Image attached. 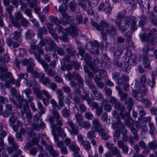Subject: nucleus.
I'll use <instances>...</instances> for the list:
<instances>
[{"label": "nucleus", "mask_w": 157, "mask_h": 157, "mask_svg": "<svg viewBox=\"0 0 157 157\" xmlns=\"http://www.w3.org/2000/svg\"><path fill=\"white\" fill-rule=\"evenodd\" d=\"M149 33L151 36V40L148 44L144 47L143 51L147 55L152 56L153 54L150 52H153V50L154 49L157 43V31L154 28L151 30Z\"/></svg>", "instance_id": "1"}, {"label": "nucleus", "mask_w": 157, "mask_h": 157, "mask_svg": "<svg viewBox=\"0 0 157 157\" xmlns=\"http://www.w3.org/2000/svg\"><path fill=\"white\" fill-rule=\"evenodd\" d=\"M137 21V18L133 16L127 17L125 18L124 20L125 24L128 26H131V32L128 31L124 34V36L127 40H131V33L137 29L136 23Z\"/></svg>", "instance_id": "2"}, {"label": "nucleus", "mask_w": 157, "mask_h": 157, "mask_svg": "<svg viewBox=\"0 0 157 157\" xmlns=\"http://www.w3.org/2000/svg\"><path fill=\"white\" fill-rule=\"evenodd\" d=\"M75 117L76 121L75 125L74 123H73L72 121L69 119L67 120V123L72 130L71 134L76 136L78 134V125L82 121L83 117L78 112L76 113Z\"/></svg>", "instance_id": "3"}, {"label": "nucleus", "mask_w": 157, "mask_h": 157, "mask_svg": "<svg viewBox=\"0 0 157 157\" xmlns=\"http://www.w3.org/2000/svg\"><path fill=\"white\" fill-rule=\"evenodd\" d=\"M48 119L51 124V127L52 130L55 132L56 131L59 134L60 136L62 138L66 136V134L65 133L61 127V126L59 125L57 126V124H54L55 119L52 116L49 115L48 116Z\"/></svg>", "instance_id": "4"}, {"label": "nucleus", "mask_w": 157, "mask_h": 157, "mask_svg": "<svg viewBox=\"0 0 157 157\" xmlns=\"http://www.w3.org/2000/svg\"><path fill=\"white\" fill-rule=\"evenodd\" d=\"M101 25L103 28V30L105 28V32L107 34L113 36L117 33V30L113 25L108 23L104 20L101 21Z\"/></svg>", "instance_id": "5"}, {"label": "nucleus", "mask_w": 157, "mask_h": 157, "mask_svg": "<svg viewBox=\"0 0 157 157\" xmlns=\"http://www.w3.org/2000/svg\"><path fill=\"white\" fill-rule=\"evenodd\" d=\"M25 104L23 106V110H21V114L22 117H24L25 113L26 114V118L27 121L29 122L33 118L31 110L29 109L28 103L26 99H24Z\"/></svg>", "instance_id": "6"}, {"label": "nucleus", "mask_w": 157, "mask_h": 157, "mask_svg": "<svg viewBox=\"0 0 157 157\" xmlns=\"http://www.w3.org/2000/svg\"><path fill=\"white\" fill-rule=\"evenodd\" d=\"M114 107L120 111L119 114L122 118H124L125 117H128L129 115V113L128 114H127V112L125 111L126 108L124 105L120 101L114 105Z\"/></svg>", "instance_id": "7"}, {"label": "nucleus", "mask_w": 157, "mask_h": 157, "mask_svg": "<svg viewBox=\"0 0 157 157\" xmlns=\"http://www.w3.org/2000/svg\"><path fill=\"white\" fill-rule=\"evenodd\" d=\"M42 65L44 69V71L50 77L54 76L55 75L56 72L53 71L52 68L49 67V65L46 63L43 59L39 62Z\"/></svg>", "instance_id": "8"}, {"label": "nucleus", "mask_w": 157, "mask_h": 157, "mask_svg": "<svg viewBox=\"0 0 157 157\" xmlns=\"http://www.w3.org/2000/svg\"><path fill=\"white\" fill-rule=\"evenodd\" d=\"M78 5L84 11L86 12L88 15H92L94 14V12L91 7H87V4L86 2L84 1H81L79 0L78 2Z\"/></svg>", "instance_id": "9"}, {"label": "nucleus", "mask_w": 157, "mask_h": 157, "mask_svg": "<svg viewBox=\"0 0 157 157\" xmlns=\"http://www.w3.org/2000/svg\"><path fill=\"white\" fill-rule=\"evenodd\" d=\"M112 128L115 130L116 131L120 132L121 130H124L125 129L124 124L121 123V120L119 117H117V121L112 124Z\"/></svg>", "instance_id": "10"}, {"label": "nucleus", "mask_w": 157, "mask_h": 157, "mask_svg": "<svg viewBox=\"0 0 157 157\" xmlns=\"http://www.w3.org/2000/svg\"><path fill=\"white\" fill-rule=\"evenodd\" d=\"M21 22L16 20H13L12 22V25L17 28H20L21 25L24 27L28 26L29 24V22L24 17L20 21Z\"/></svg>", "instance_id": "11"}, {"label": "nucleus", "mask_w": 157, "mask_h": 157, "mask_svg": "<svg viewBox=\"0 0 157 157\" xmlns=\"http://www.w3.org/2000/svg\"><path fill=\"white\" fill-rule=\"evenodd\" d=\"M31 49H30L29 52L31 54L34 55L35 58L39 62L43 59L41 58L38 52L37 53L35 51V50H37V46L36 44H32L30 46Z\"/></svg>", "instance_id": "12"}, {"label": "nucleus", "mask_w": 157, "mask_h": 157, "mask_svg": "<svg viewBox=\"0 0 157 157\" xmlns=\"http://www.w3.org/2000/svg\"><path fill=\"white\" fill-rule=\"evenodd\" d=\"M116 88L118 92L121 102H124L128 98V94L124 92L121 88L118 86H116Z\"/></svg>", "instance_id": "13"}, {"label": "nucleus", "mask_w": 157, "mask_h": 157, "mask_svg": "<svg viewBox=\"0 0 157 157\" xmlns=\"http://www.w3.org/2000/svg\"><path fill=\"white\" fill-rule=\"evenodd\" d=\"M51 112L53 115V117L56 120L57 124L59 126L62 125V118L60 116L58 112L56 110L53 109Z\"/></svg>", "instance_id": "14"}, {"label": "nucleus", "mask_w": 157, "mask_h": 157, "mask_svg": "<svg viewBox=\"0 0 157 157\" xmlns=\"http://www.w3.org/2000/svg\"><path fill=\"white\" fill-rule=\"evenodd\" d=\"M6 78L10 80L12 84L14 83L15 79L12 77V75L11 72H8L6 73H1L0 74V79L3 81Z\"/></svg>", "instance_id": "15"}, {"label": "nucleus", "mask_w": 157, "mask_h": 157, "mask_svg": "<svg viewBox=\"0 0 157 157\" xmlns=\"http://www.w3.org/2000/svg\"><path fill=\"white\" fill-rule=\"evenodd\" d=\"M124 103L125 105H127L126 108L128 110L127 114H128L129 112V113L130 112L133 107L134 104L133 100L132 98L128 97L124 102Z\"/></svg>", "instance_id": "16"}, {"label": "nucleus", "mask_w": 157, "mask_h": 157, "mask_svg": "<svg viewBox=\"0 0 157 157\" xmlns=\"http://www.w3.org/2000/svg\"><path fill=\"white\" fill-rule=\"evenodd\" d=\"M93 127L96 132H99L103 128L102 125L97 118H94L92 121Z\"/></svg>", "instance_id": "17"}, {"label": "nucleus", "mask_w": 157, "mask_h": 157, "mask_svg": "<svg viewBox=\"0 0 157 157\" xmlns=\"http://www.w3.org/2000/svg\"><path fill=\"white\" fill-rule=\"evenodd\" d=\"M139 37L141 41L143 42H150L151 40V36L149 33H144L139 34Z\"/></svg>", "instance_id": "18"}, {"label": "nucleus", "mask_w": 157, "mask_h": 157, "mask_svg": "<svg viewBox=\"0 0 157 157\" xmlns=\"http://www.w3.org/2000/svg\"><path fill=\"white\" fill-rule=\"evenodd\" d=\"M73 76L75 77L74 79L77 80V84L80 88H82L84 86V81L83 78L78 72L74 73Z\"/></svg>", "instance_id": "19"}, {"label": "nucleus", "mask_w": 157, "mask_h": 157, "mask_svg": "<svg viewBox=\"0 0 157 157\" xmlns=\"http://www.w3.org/2000/svg\"><path fill=\"white\" fill-rule=\"evenodd\" d=\"M76 24L71 25L69 29V34L72 37H77L78 36V28L76 26Z\"/></svg>", "instance_id": "20"}, {"label": "nucleus", "mask_w": 157, "mask_h": 157, "mask_svg": "<svg viewBox=\"0 0 157 157\" xmlns=\"http://www.w3.org/2000/svg\"><path fill=\"white\" fill-rule=\"evenodd\" d=\"M101 106L107 112H110L112 109L111 105L109 104L107 100L106 99L102 100L101 104Z\"/></svg>", "instance_id": "21"}, {"label": "nucleus", "mask_w": 157, "mask_h": 157, "mask_svg": "<svg viewBox=\"0 0 157 157\" xmlns=\"http://www.w3.org/2000/svg\"><path fill=\"white\" fill-rule=\"evenodd\" d=\"M24 17L22 14L20 12L18 11L15 13L14 14V18L12 16L10 18V20L12 24V22L13 20H16L19 21H21Z\"/></svg>", "instance_id": "22"}, {"label": "nucleus", "mask_w": 157, "mask_h": 157, "mask_svg": "<svg viewBox=\"0 0 157 157\" xmlns=\"http://www.w3.org/2000/svg\"><path fill=\"white\" fill-rule=\"evenodd\" d=\"M124 63V60L119 57L115 58L114 60V65L118 68L122 67Z\"/></svg>", "instance_id": "23"}, {"label": "nucleus", "mask_w": 157, "mask_h": 157, "mask_svg": "<svg viewBox=\"0 0 157 157\" xmlns=\"http://www.w3.org/2000/svg\"><path fill=\"white\" fill-rule=\"evenodd\" d=\"M122 119L124 120L125 124L129 128L131 127L134 126L133 124L134 123V121L133 119L130 117V113L128 117H125L124 118H122Z\"/></svg>", "instance_id": "24"}, {"label": "nucleus", "mask_w": 157, "mask_h": 157, "mask_svg": "<svg viewBox=\"0 0 157 157\" xmlns=\"http://www.w3.org/2000/svg\"><path fill=\"white\" fill-rule=\"evenodd\" d=\"M90 44L92 48V52L95 54H98L99 51L98 47L99 45L98 41L94 40L93 42H91Z\"/></svg>", "instance_id": "25"}, {"label": "nucleus", "mask_w": 157, "mask_h": 157, "mask_svg": "<svg viewBox=\"0 0 157 157\" xmlns=\"http://www.w3.org/2000/svg\"><path fill=\"white\" fill-rule=\"evenodd\" d=\"M38 28L37 32L38 37L40 39H42L44 34H47V30L45 26H43L41 28Z\"/></svg>", "instance_id": "26"}, {"label": "nucleus", "mask_w": 157, "mask_h": 157, "mask_svg": "<svg viewBox=\"0 0 157 157\" xmlns=\"http://www.w3.org/2000/svg\"><path fill=\"white\" fill-rule=\"evenodd\" d=\"M143 64L145 68L151 69V62L148 57L146 56H143L142 59Z\"/></svg>", "instance_id": "27"}, {"label": "nucleus", "mask_w": 157, "mask_h": 157, "mask_svg": "<svg viewBox=\"0 0 157 157\" xmlns=\"http://www.w3.org/2000/svg\"><path fill=\"white\" fill-rule=\"evenodd\" d=\"M132 95L137 100L141 101L143 100V96L140 94V90L137 91L135 89L132 91Z\"/></svg>", "instance_id": "28"}, {"label": "nucleus", "mask_w": 157, "mask_h": 157, "mask_svg": "<svg viewBox=\"0 0 157 157\" xmlns=\"http://www.w3.org/2000/svg\"><path fill=\"white\" fill-rule=\"evenodd\" d=\"M82 59L84 60L86 63L88 65H90L92 63L90 55L88 53H85L82 56Z\"/></svg>", "instance_id": "29"}, {"label": "nucleus", "mask_w": 157, "mask_h": 157, "mask_svg": "<svg viewBox=\"0 0 157 157\" xmlns=\"http://www.w3.org/2000/svg\"><path fill=\"white\" fill-rule=\"evenodd\" d=\"M36 34L31 29H29L27 30L25 33V36L27 40H30L33 38Z\"/></svg>", "instance_id": "30"}, {"label": "nucleus", "mask_w": 157, "mask_h": 157, "mask_svg": "<svg viewBox=\"0 0 157 157\" xmlns=\"http://www.w3.org/2000/svg\"><path fill=\"white\" fill-rule=\"evenodd\" d=\"M128 62L130 65L134 66L137 64V59L136 55L134 54L133 56H131L130 58H129L128 60Z\"/></svg>", "instance_id": "31"}, {"label": "nucleus", "mask_w": 157, "mask_h": 157, "mask_svg": "<svg viewBox=\"0 0 157 157\" xmlns=\"http://www.w3.org/2000/svg\"><path fill=\"white\" fill-rule=\"evenodd\" d=\"M137 111L139 113V117H138V119L139 121L141 120L142 118L146 115V113L144 110V108L142 106L139 105L137 107Z\"/></svg>", "instance_id": "32"}, {"label": "nucleus", "mask_w": 157, "mask_h": 157, "mask_svg": "<svg viewBox=\"0 0 157 157\" xmlns=\"http://www.w3.org/2000/svg\"><path fill=\"white\" fill-rule=\"evenodd\" d=\"M116 27L118 30L120 31L122 33H124L127 29V28L125 25H123L121 22L116 23Z\"/></svg>", "instance_id": "33"}, {"label": "nucleus", "mask_w": 157, "mask_h": 157, "mask_svg": "<svg viewBox=\"0 0 157 157\" xmlns=\"http://www.w3.org/2000/svg\"><path fill=\"white\" fill-rule=\"evenodd\" d=\"M125 15L121 12H118L116 15L115 23H117L121 22L124 19Z\"/></svg>", "instance_id": "34"}, {"label": "nucleus", "mask_w": 157, "mask_h": 157, "mask_svg": "<svg viewBox=\"0 0 157 157\" xmlns=\"http://www.w3.org/2000/svg\"><path fill=\"white\" fill-rule=\"evenodd\" d=\"M37 107L40 110L38 113L39 115L41 116L44 113L46 110V108L43 106L41 103L39 101L37 102Z\"/></svg>", "instance_id": "35"}, {"label": "nucleus", "mask_w": 157, "mask_h": 157, "mask_svg": "<svg viewBox=\"0 0 157 157\" xmlns=\"http://www.w3.org/2000/svg\"><path fill=\"white\" fill-rule=\"evenodd\" d=\"M132 133L133 135L135 140L136 141H138L139 140V136L138 133V130L134 126L131 127L130 128Z\"/></svg>", "instance_id": "36"}, {"label": "nucleus", "mask_w": 157, "mask_h": 157, "mask_svg": "<svg viewBox=\"0 0 157 157\" xmlns=\"http://www.w3.org/2000/svg\"><path fill=\"white\" fill-rule=\"evenodd\" d=\"M69 148L70 150L74 152H78L80 150L79 147L76 145L75 142H72L71 145L69 146Z\"/></svg>", "instance_id": "37"}, {"label": "nucleus", "mask_w": 157, "mask_h": 157, "mask_svg": "<svg viewBox=\"0 0 157 157\" xmlns=\"http://www.w3.org/2000/svg\"><path fill=\"white\" fill-rule=\"evenodd\" d=\"M98 132L99 135L101 136L102 140H108L109 139V135L105 132L104 129H101V130Z\"/></svg>", "instance_id": "38"}, {"label": "nucleus", "mask_w": 157, "mask_h": 157, "mask_svg": "<svg viewBox=\"0 0 157 157\" xmlns=\"http://www.w3.org/2000/svg\"><path fill=\"white\" fill-rule=\"evenodd\" d=\"M120 73L119 72H115L113 73L112 78L113 79H115L117 81V83H121V82L120 81L121 77L120 76Z\"/></svg>", "instance_id": "39"}, {"label": "nucleus", "mask_w": 157, "mask_h": 157, "mask_svg": "<svg viewBox=\"0 0 157 157\" xmlns=\"http://www.w3.org/2000/svg\"><path fill=\"white\" fill-rule=\"evenodd\" d=\"M49 21L52 24H55L56 25H58L60 23V21L58 18L52 15L49 17Z\"/></svg>", "instance_id": "40"}, {"label": "nucleus", "mask_w": 157, "mask_h": 157, "mask_svg": "<svg viewBox=\"0 0 157 157\" xmlns=\"http://www.w3.org/2000/svg\"><path fill=\"white\" fill-rule=\"evenodd\" d=\"M8 140L9 143L15 149H17L18 147V146L17 144L14 141V138L10 136L8 137Z\"/></svg>", "instance_id": "41"}, {"label": "nucleus", "mask_w": 157, "mask_h": 157, "mask_svg": "<svg viewBox=\"0 0 157 157\" xmlns=\"http://www.w3.org/2000/svg\"><path fill=\"white\" fill-rule=\"evenodd\" d=\"M78 126H80L83 128L88 129L90 128L91 125L89 122L86 121H83L81 122L80 124H79Z\"/></svg>", "instance_id": "42"}, {"label": "nucleus", "mask_w": 157, "mask_h": 157, "mask_svg": "<svg viewBox=\"0 0 157 157\" xmlns=\"http://www.w3.org/2000/svg\"><path fill=\"white\" fill-rule=\"evenodd\" d=\"M61 113L63 117L68 118L70 116V111L66 108L63 109Z\"/></svg>", "instance_id": "43"}, {"label": "nucleus", "mask_w": 157, "mask_h": 157, "mask_svg": "<svg viewBox=\"0 0 157 157\" xmlns=\"http://www.w3.org/2000/svg\"><path fill=\"white\" fill-rule=\"evenodd\" d=\"M76 4L74 0L71 1L69 3V7L70 10L73 12H75L77 10Z\"/></svg>", "instance_id": "44"}, {"label": "nucleus", "mask_w": 157, "mask_h": 157, "mask_svg": "<svg viewBox=\"0 0 157 157\" xmlns=\"http://www.w3.org/2000/svg\"><path fill=\"white\" fill-rule=\"evenodd\" d=\"M148 145L151 149H153L154 151L157 150V142L156 140L149 142Z\"/></svg>", "instance_id": "45"}, {"label": "nucleus", "mask_w": 157, "mask_h": 157, "mask_svg": "<svg viewBox=\"0 0 157 157\" xmlns=\"http://www.w3.org/2000/svg\"><path fill=\"white\" fill-rule=\"evenodd\" d=\"M148 84L152 88H153L155 85V77L153 75L151 78H148Z\"/></svg>", "instance_id": "46"}, {"label": "nucleus", "mask_w": 157, "mask_h": 157, "mask_svg": "<svg viewBox=\"0 0 157 157\" xmlns=\"http://www.w3.org/2000/svg\"><path fill=\"white\" fill-rule=\"evenodd\" d=\"M76 104L79 105V108L81 113H83L86 112L87 111V108L85 105L82 103L81 101H79V102L77 103Z\"/></svg>", "instance_id": "47"}, {"label": "nucleus", "mask_w": 157, "mask_h": 157, "mask_svg": "<svg viewBox=\"0 0 157 157\" xmlns=\"http://www.w3.org/2000/svg\"><path fill=\"white\" fill-rule=\"evenodd\" d=\"M87 3L89 7H94L99 3V0H88Z\"/></svg>", "instance_id": "48"}, {"label": "nucleus", "mask_w": 157, "mask_h": 157, "mask_svg": "<svg viewBox=\"0 0 157 157\" xmlns=\"http://www.w3.org/2000/svg\"><path fill=\"white\" fill-rule=\"evenodd\" d=\"M21 35V33L20 32L15 31L13 33V38L15 40L19 41V42H21V40L20 38Z\"/></svg>", "instance_id": "49"}, {"label": "nucleus", "mask_w": 157, "mask_h": 157, "mask_svg": "<svg viewBox=\"0 0 157 157\" xmlns=\"http://www.w3.org/2000/svg\"><path fill=\"white\" fill-rule=\"evenodd\" d=\"M120 80L121 82L122 83H119V84L120 85H121L124 83L128 82L129 78L128 76H127L125 74H123L122 75L121 78Z\"/></svg>", "instance_id": "50"}, {"label": "nucleus", "mask_w": 157, "mask_h": 157, "mask_svg": "<svg viewBox=\"0 0 157 157\" xmlns=\"http://www.w3.org/2000/svg\"><path fill=\"white\" fill-rule=\"evenodd\" d=\"M82 145L84 146L86 150L88 151L91 148L90 143L87 141L84 140L81 143Z\"/></svg>", "instance_id": "51"}, {"label": "nucleus", "mask_w": 157, "mask_h": 157, "mask_svg": "<svg viewBox=\"0 0 157 157\" xmlns=\"http://www.w3.org/2000/svg\"><path fill=\"white\" fill-rule=\"evenodd\" d=\"M140 20L139 21V25L142 27L144 26L146 23L147 18L145 15L142 14L140 17Z\"/></svg>", "instance_id": "52"}, {"label": "nucleus", "mask_w": 157, "mask_h": 157, "mask_svg": "<svg viewBox=\"0 0 157 157\" xmlns=\"http://www.w3.org/2000/svg\"><path fill=\"white\" fill-rule=\"evenodd\" d=\"M91 24L93 26L95 27L98 30L100 31L103 30V28L101 25V21L98 24L94 21H92Z\"/></svg>", "instance_id": "53"}, {"label": "nucleus", "mask_w": 157, "mask_h": 157, "mask_svg": "<svg viewBox=\"0 0 157 157\" xmlns=\"http://www.w3.org/2000/svg\"><path fill=\"white\" fill-rule=\"evenodd\" d=\"M80 98L82 101L86 100L87 101V103H89L91 100V99L90 97L89 94L87 93H86L84 95H81Z\"/></svg>", "instance_id": "54"}, {"label": "nucleus", "mask_w": 157, "mask_h": 157, "mask_svg": "<svg viewBox=\"0 0 157 157\" xmlns=\"http://www.w3.org/2000/svg\"><path fill=\"white\" fill-rule=\"evenodd\" d=\"M148 125L151 130L150 133L153 136L154 134V131L155 130V127L154 124L152 122H149Z\"/></svg>", "instance_id": "55"}, {"label": "nucleus", "mask_w": 157, "mask_h": 157, "mask_svg": "<svg viewBox=\"0 0 157 157\" xmlns=\"http://www.w3.org/2000/svg\"><path fill=\"white\" fill-rule=\"evenodd\" d=\"M72 68L71 65L69 64L66 65L63 64L61 65V70L63 71H68L69 70H71Z\"/></svg>", "instance_id": "56"}, {"label": "nucleus", "mask_w": 157, "mask_h": 157, "mask_svg": "<svg viewBox=\"0 0 157 157\" xmlns=\"http://www.w3.org/2000/svg\"><path fill=\"white\" fill-rule=\"evenodd\" d=\"M88 104L89 106L92 107V109H96L99 106L97 102L93 101H92V100L88 103Z\"/></svg>", "instance_id": "57"}, {"label": "nucleus", "mask_w": 157, "mask_h": 157, "mask_svg": "<svg viewBox=\"0 0 157 157\" xmlns=\"http://www.w3.org/2000/svg\"><path fill=\"white\" fill-rule=\"evenodd\" d=\"M103 110L102 106H99L95 110V113L97 116L99 117L101 116L103 113Z\"/></svg>", "instance_id": "58"}, {"label": "nucleus", "mask_w": 157, "mask_h": 157, "mask_svg": "<svg viewBox=\"0 0 157 157\" xmlns=\"http://www.w3.org/2000/svg\"><path fill=\"white\" fill-rule=\"evenodd\" d=\"M147 13L150 15V19L151 22L154 24H156V17L155 16L154 13L152 12H148Z\"/></svg>", "instance_id": "59"}, {"label": "nucleus", "mask_w": 157, "mask_h": 157, "mask_svg": "<svg viewBox=\"0 0 157 157\" xmlns=\"http://www.w3.org/2000/svg\"><path fill=\"white\" fill-rule=\"evenodd\" d=\"M49 45L50 46V49L53 50L54 51H56L58 48L57 46L52 39H50Z\"/></svg>", "instance_id": "60"}, {"label": "nucleus", "mask_w": 157, "mask_h": 157, "mask_svg": "<svg viewBox=\"0 0 157 157\" xmlns=\"http://www.w3.org/2000/svg\"><path fill=\"white\" fill-rule=\"evenodd\" d=\"M59 34L60 39L65 42L68 41L67 35L63 32L60 33Z\"/></svg>", "instance_id": "61"}, {"label": "nucleus", "mask_w": 157, "mask_h": 157, "mask_svg": "<svg viewBox=\"0 0 157 157\" xmlns=\"http://www.w3.org/2000/svg\"><path fill=\"white\" fill-rule=\"evenodd\" d=\"M142 103L144 104L145 107L147 108H149L151 105V101L147 98H145L143 100Z\"/></svg>", "instance_id": "62"}, {"label": "nucleus", "mask_w": 157, "mask_h": 157, "mask_svg": "<svg viewBox=\"0 0 157 157\" xmlns=\"http://www.w3.org/2000/svg\"><path fill=\"white\" fill-rule=\"evenodd\" d=\"M147 77L144 75L141 76L140 78V82L143 87L146 86V84Z\"/></svg>", "instance_id": "63"}, {"label": "nucleus", "mask_w": 157, "mask_h": 157, "mask_svg": "<svg viewBox=\"0 0 157 157\" xmlns=\"http://www.w3.org/2000/svg\"><path fill=\"white\" fill-rule=\"evenodd\" d=\"M95 98L98 100L101 101L103 99V95L98 91L93 94Z\"/></svg>", "instance_id": "64"}]
</instances>
